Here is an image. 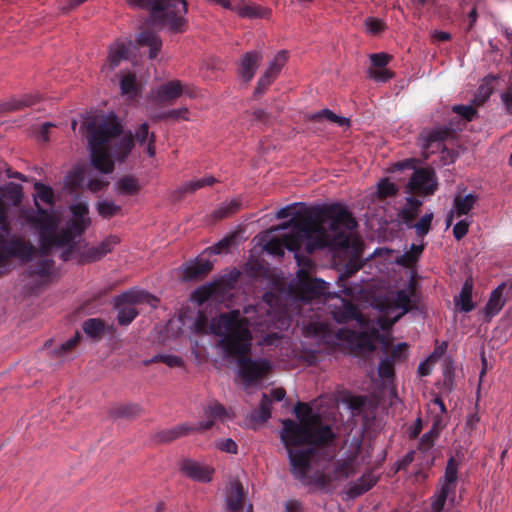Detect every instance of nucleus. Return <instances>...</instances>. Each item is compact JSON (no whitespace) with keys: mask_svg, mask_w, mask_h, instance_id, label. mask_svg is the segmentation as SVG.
Instances as JSON below:
<instances>
[{"mask_svg":"<svg viewBox=\"0 0 512 512\" xmlns=\"http://www.w3.org/2000/svg\"><path fill=\"white\" fill-rule=\"evenodd\" d=\"M358 224L353 214L342 204H322L298 211L277 230L291 229L282 238H272L264 249L272 255L283 257L284 249L295 253L303 249L311 254L322 248L347 249ZM298 263L301 259L295 254Z\"/></svg>","mask_w":512,"mask_h":512,"instance_id":"1","label":"nucleus"},{"mask_svg":"<svg viewBox=\"0 0 512 512\" xmlns=\"http://www.w3.org/2000/svg\"><path fill=\"white\" fill-rule=\"evenodd\" d=\"M247 316H242L238 309L220 313L211 324L213 334L220 336L218 347L228 358H236L239 376L243 383L251 385L264 379L271 371L268 359H252L248 356L252 346V334L249 327L257 332L269 331L274 326L275 314L268 308L248 306L244 308Z\"/></svg>","mask_w":512,"mask_h":512,"instance_id":"2","label":"nucleus"},{"mask_svg":"<svg viewBox=\"0 0 512 512\" xmlns=\"http://www.w3.org/2000/svg\"><path fill=\"white\" fill-rule=\"evenodd\" d=\"M294 414L299 422L282 420L283 428L280 432L281 441L287 450L290 471L304 485L324 486L325 474L309 475L311 463L319 449L334 442L336 434L307 403L298 402L294 406Z\"/></svg>","mask_w":512,"mask_h":512,"instance_id":"3","label":"nucleus"},{"mask_svg":"<svg viewBox=\"0 0 512 512\" xmlns=\"http://www.w3.org/2000/svg\"><path fill=\"white\" fill-rule=\"evenodd\" d=\"M121 133L122 125L114 114L94 119L87 124L91 163L100 172L107 174L113 171L114 163L109 157L108 144Z\"/></svg>","mask_w":512,"mask_h":512,"instance_id":"4","label":"nucleus"},{"mask_svg":"<svg viewBox=\"0 0 512 512\" xmlns=\"http://www.w3.org/2000/svg\"><path fill=\"white\" fill-rule=\"evenodd\" d=\"M361 268L359 264H351V267L347 269V271L338 279V284L340 290L338 292L333 293V296L338 298L341 302L340 306H334L331 310V314L333 319L340 324L347 323L351 320L360 321L362 319V315L359 312L357 306L348 299L341 297L339 294H344L345 296H352L354 294L353 288L346 286V280L356 271Z\"/></svg>","mask_w":512,"mask_h":512,"instance_id":"5","label":"nucleus"},{"mask_svg":"<svg viewBox=\"0 0 512 512\" xmlns=\"http://www.w3.org/2000/svg\"><path fill=\"white\" fill-rule=\"evenodd\" d=\"M159 19H152L155 27H167L172 33H183L187 27V3L184 0H160Z\"/></svg>","mask_w":512,"mask_h":512,"instance_id":"6","label":"nucleus"},{"mask_svg":"<svg viewBox=\"0 0 512 512\" xmlns=\"http://www.w3.org/2000/svg\"><path fill=\"white\" fill-rule=\"evenodd\" d=\"M8 235L0 232V266L7 265L13 258L29 261L35 253V247L21 237L7 238Z\"/></svg>","mask_w":512,"mask_h":512,"instance_id":"7","label":"nucleus"},{"mask_svg":"<svg viewBox=\"0 0 512 512\" xmlns=\"http://www.w3.org/2000/svg\"><path fill=\"white\" fill-rule=\"evenodd\" d=\"M149 297L148 293L135 290L126 291L118 295L115 298L114 305L118 310L117 321L119 325H129L138 316V311L134 305L146 301Z\"/></svg>","mask_w":512,"mask_h":512,"instance_id":"8","label":"nucleus"},{"mask_svg":"<svg viewBox=\"0 0 512 512\" xmlns=\"http://www.w3.org/2000/svg\"><path fill=\"white\" fill-rule=\"evenodd\" d=\"M297 279L296 289L304 300H312L325 295L329 286V284L322 279L312 278L304 269L298 271Z\"/></svg>","mask_w":512,"mask_h":512,"instance_id":"9","label":"nucleus"},{"mask_svg":"<svg viewBox=\"0 0 512 512\" xmlns=\"http://www.w3.org/2000/svg\"><path fill=\"white\" fill-rule=\"evenodd\" d=\"M437 189L435 172L432 168H419L410 177L407 190L411 193L431 195Z\"/></svg>","mask_w":512,"mask_h":512,"instance_id":"10","label":"nucleus"},{"mask_svg":"<svg viewBox=\"0 0 512 512\" xmlns=\"http://www.w3.org/2000/svg\"><path fill=\"white\" fill-rule=\"evenodd\" d=\"M34 202L37 214L30 215L28 217V221L39 230V244L42 245L44 243L43 238L54 232L57 228V223L54 217L48 212V210L44 209L39 204L36 198L34 199Z\"/></svg>","mask_w":512,"mask_h":512,"instance_id":"11","label":"nucleus"},{"mask_svg":"<svg viewBox=\"0 0 512 512\" xmlns=\"http://www.w3.org/2000/svg\"><path fill=\"white\" fill-rule=\"evenodd\" d=\"M75 238L67 228H63L59 232L56 228L52 234L43 238L44 243L40 245V253L47 257L51 254L53 247L76 246Z\"/></svg>","mask_w":512,"mask_h":512,"instance_id":"12","label":"nucleus"},{"mask_svg":"<svg viewBox=\"0 0 512 512\" xmlns=\"http://www.w3.org/2000/svg\"><path fill=\"white\" fill-rule=\"evenodd\" d=\"M184 92L181 81L172 80L160 85L153 92V100L160 105H171L178 99Z\"/></svg>","mask_w":512,"mask_h":512,"instance_id":"13","label":"nucleus"},{"mask_svg":"<svg viewBox=\"0 0 512 512\" xmlns=\"http://www.w3.org/2000/svg\"><path fill=\"white\" fill-rule=\"evenodd\" d=\"M335 337L337 340L356 344V346L361 349L368 351L375 350L372 337L367 332H356L349 328H341L335 333Z\"/></svg>","mask_w":512,"mask_h":512,"instance_id":"14","label":"nucleus"},{"mask_svg":"<svg viewBox=\"0 0 512 512\" xmlns=\"http://www.w3.org/2000/svg\"><path fill=\"white\" fill-rule=\"evenodd\" d=\"M181 471L190 479L203 483L211 481L214 472L209 466L191 459L183 460Z\"/></svg>","mask_w":512,"mask_h":512,"instance_id":"15","label":"nucleus"},{"mask_svg":"<svg viewBox=\"0 0 512 512\" xmlns=\"http://www.w3.org/2000/svg\"><path fill=\"white\" fill-rule=\"evenodd\" d=\"M213 264L208 259L196 258L183 266V279L187 281L203 279L212 270Z\"/></svg>","mask_w":512,"mask_h":512,"instance_id":"16","label":"nucleus"},{"mask_svg":"<svg viewBox=\"0 0 512 512\" xmlns=\"http://www.w3.org/2000/svg\"><path fill=\"white\" fill-rule=\"evenodd\" d=\"M118 243L119 238L111 235L97 246H92L86 249L82 254V259L84 262H96L110 253Z\"/></svg>","mask_w":512,"mask_h":512,"instance_id":"17","label":"nucleus"},{"mask_svg":"<svg viewBox=\"0 0 512 512\" xmlns=\"http://www.w3.org/2000/svg\"><path fill=\"white\" fill-rule=\"evenodd\" d=\"M261 60L262 54L258 51H249L243 55L239 73L244 81L252 80Z\"/></svg>","mask_w":512,"mask_h":512,"instance_id":"18","label":"nucleus"},{"mask_svg":"<svg viewBox=\"0 0 512 512\" xmlns=\"http://www.w3.org/2000/svg\"><path fill=\"white\" fill-rule=\"evenodd\" d=\"M136 40L140 47L149 48V59H155L162 48L160 36L150 29L141 31Z\"/></svg>","mask_w":512,"mask_h":512,"instance_id":"19","label":"nucleus"},{"mask_svg":"<svg viewBox=\"0 0 512 512\" xmlns=\"http://www.w3.org/2000/svg\"><path fill=\"white\" fill-rule=\"evenodd\" d=\"M505 286L506 283H502L491 292L488 302L484 308L485 318L487 320H490L502 310L505 304V300L503 299V290Z\"/></svg>","mask_w":512,"mask_h":512,"instance_id":"20","label":"nucleus"},{"mask_svg":"<svg viewBox=\"0 0 512 512\" xmlns=\"http://www.w3.org/2000/svg\"><path fill=\"white\" fill-rule=\"evenodd\" d=\"M244 490L240 482H233L227 494V509L230 512H240L243 508Z\"/></svg>","mask_w":512,"mask_h":512,"instance_id":"21","label":"nucleus"},{"mask_svg":"<svg viewBox=\"0 0 512 512\" xmlns=\"http://www.w3.org/2000/svg\"><path fill=\"white\" fill-rule=\"evenodd\" d=\"M378 478L372 473H364L356 482L349 486L348 494L352 498L359 497L376 485Z\"/></svg>","mask_w":512,"mask_h":512,"instance_id":"22","label":"nucleus"},{"mask_svg":"<svg viewBox=\"0 0 512 512\" xmlns=\"http://www.w3.org/2000/svg\"><path fill=\"white\" fill-rule=\"evenodd\" d=\"M39 101L37 95H24L21 98H11L0 104V112H15L30 107Z\"/></svg>","mask_w":512,"mask_h":512,"instance_id":"23","label":"nucleus"},{"mask_svg":"<svg viewBox=\"0 0 512 512\" xmlns=\"http://www.w3.org/2000/svg\"><path fill=\"white\" fill-rule=\"evenodd\" d=\"M192 424L182 423L173 428L165 429L156 434V441L160 443L171 442L179 437L192 433Z\"/></svg>","mask_w":512,"mask_h":512,"instance_id":"24","label":"nucleus"},{"mask_svg":"<svg viewBox=\"0 0 512 512\" xmlns=\"http://www.w3.org/2000/svg\"><path fill=\"white\" fill-rule=\"evenodd\" d=\"M134 141L136 140L139 145H144L147 141V154L149 157H154L156 154L155 141L156 136L153 132H149L148 123H142L135 131Z\"/></svg>","mask_w":512,"mask_h":512,"instance_id":"25","label":"nucleus"},{"mask_svg":"<svg viewBox=\"0 0 512 512\" xmlns=\"http://www.w3.org/2000/svg\"><path fill=\"white\" fill-rule=\"evenodd\" d=\"M458 474V462L454 457H450L447 461L444 476L440 479V488L447 489L453 493L456 491Z\"/></svg>","mask_w":512,"mask_h":512,"instance_id":"26","label":"nucleus"},{"mask_svg":"<svg viewBox=\"0 0 512 512\" xmlns=\"http://www.w3.org/2000/svg\"><path fill=\"white\" fill-rule=\"evenodd\" d=\"M221 293L220 284L212 282L196 289L192 294V299L202 305L210 299H217Z\"/></svg>","mask_w":512,"mask_h":512,"instance_id":"27","label":"nucleus"},{"mask_svg":"<svg viewBox=\"0 0 512 512\" xmlns=\"http://www.w3.org/2000/svg\"><path fill=\"white\" fill-rule=\"evenodd\" d=\"M216 182L217 180L213 176H207L201 179L192 180L179 187L175 191L174 197L178 200H181L187 193H193L205 186H212Z\"/></svg>","mask_w":512,"mask_h":512,"instance_id":"28","label":"nucleus"},{"mask_svg":"<svg viewBox=\"0 0 512 512\" xmlns=\"http://www.w3.org/2000/svg\"><path fill=\"white\" fill-rule=\"evenodd\" d=\"M129 51V45L124 42L117 41L111 45L108 55L109 69H115L121 61L128 59Z\"/></svg>","mask_w":512,"mask_h":512,"instance_id":"29","label":"nucleus"},{"mask_svg":"<svg viewBox=\"0 0 512 512\" xmlns=\"http://www.w3.org/2000/svg\"><path fill=\"white\" fill-rule=\"evenodd\" d=\"M498 79L497 76H486L475 93L473 103L477 106L483 105L491 96L494 90V83Z\"/></svg>","mask_w":512,"mask_h":512,"instance_id":"30","label":"nucleus"},{"mask_svg":"<svg viewBox=\"0 0 512 512\" xmlns=\"http://www.w3.org/2000/svg\"><path fill=\"white\" fill-rule=\"evenodd\" d=\"M478 200L475 194H467L465 196L456 195L453 201L454 212L458 217L467 215L474 207Z\"/></svg>","mask_w":512,"mask_h":512,"instance_id":"31","label":"nucleus"},{"mask_svg":"<svg viewBox=\"0 0 512 512\" xmlns=\"http://www.w3.org/2000/svg\"><path fill=\"white\" fill-rule=\"evenodd\" d=\"M82 328L87 336L100 339L105 332V322L100 318H90L83 322Z\"/></svg>","mask_w":512,"mask_h":512,"instance_id":"32","label":"nucleus"},{"mask_svg":"<svg viewBox=\"0 0 512 512\" xmlns=\"http://www.w3.org/2000/svg\"><path fill=\"white\" fill-rule=\"evenodd\" d=\"M356 472V456L337 461L334 467V474L337 478H348Z\"/></svg>","mask_w":512,"mask_h":512,"instance_id":"33","label":"nucleus"},{"mask_svg":"<svg viewBox=\"0 0 512 512\" xmlns=\"http://www.w3.org/2000/svg\"><path fill=\"white\" fill-rule=\"evenodd\" d=\"M472 291L473 281L471 279H467L464 282L459 295L460 309L465 313L471 312L475 308V305L472 302Z\"/></svg>","mask_w":512,"mask_h":512,"instance_id":"34","label":"nucleus"},{"mask_svg":"<svg viewBox=\"0 0 512 512\" xmlns=\"http://www.w3.org/2000/svg\"><path fill=\"white\" fill-rule=\"evenodd\" d=\"M425 245H416L412 244L409 251H406L404 254H402L398 259L397 263L400 264L403 267L410 268L414 266V264L418 261L420 258Z\"/></svg>","mask_w":512,"mask_h":512,"instance_id":"35","label":"nucleus"},{"mask_svg":"<svg viewBox=\"0 0 512 512\" xmlns=\"http://www.w3.org/2000/svg\"><path fill=\"white\" fill-rule=\"evenodd\" d=\"M309 119L312 122H319L325 119L330 122L336 123L340 127L348 126L350 124V120L348 118L338 116L329 109H323L317 113H314L309 117Z\"/></svg>","mask_w":512,"mask_h":512,"instance_id":"36","label":"nucleus"},{"mask_svg":"<svg viewBox=\"0 0 512 512\" xmlns=\"http://www.w3.org/2000/svg\"><path fill=\"white\" fill-rule=\"evenodd\" d=\"M141 408L137 404H123L118 405L110 410V415L113 418H134L140 414Z\"/></svg>","mask_w":512,"mask_h":512,"instance_id":"37","label":"nucleus"},{"mask_svg":"<svg viewBox=\"0 0 512 512\" xmlns=\"http://www.w3.org/2000/svg\"><path fill=\"white\" fill-rule=\"evenodd\" d=\"M132 7L149 10V21L159 19L160 0H127Z\"/></svg>","mask_w":512,"mask_h":512,"instance_id":"38","label":"nucleus"},{"mask_svg":"<svg viewBox=\"0 0 512 512\" xmlns=\"http://www.w3.org/2000/svg\"><path fill=\"white\" fill-rule=\"evenodd\" d=\"M140 190L138 180L134 176H124L117 182V191L123 195H134Z\"/></svg>","mask_w":512,"mask_h":512,"instance_id":"39","label":"nucleus"},{"mask_svg":"<svg viewBox=\"0 0 512 512\" xmlns=\"http://www.w3.org/2000/svg\"><path fill=\"white\" fill-rule=\"evenodd\" d=\"M85 180V171L81 167L73 168L65 177V186L72 191L82 187Z\"/></svg>","mask_w":512,"mask_h":512,"instance_id":"40","label":"nucleus"},{"mask_svg":"<svg viewBox=\"0 0 512 512\" xmlns=\"http://www.w3.org/2000/svg\"><path fill=\"white\" fill-rule=\"evenodd\" d=\"M288 59V53L285 50L279 51L273 60L270 62L268 68L265 70V74L276 79Z\"/></svg>","mask_w":512,"mask_h":512,"instance_id":"41","label":"nucleus"},{"mask_svg":"<svg viewBox=\"0 0 512 512\" xmlns=\"http://www.w3.org/2000/svg\"><path fill=\"white\" fill-rule=\"evenodd\" d=\"M54 267V261L50 258L41 259L35 262L29 269L31 276L48 277Z\"/></svg>","mask_w":512,"mask_h":512,"instance_id":"42","label":"nucleus"},{"mask_svg":"<svg viewBox=\"0 0 512 512\" xmlns=\"http://www.w3.org/2000/svg\"><path fill=\"white\" fill-rule=\"evenodd\" d=\"M415 288L410 285V292L406 290H399L396 293L394 300L395 306L403 310L404 313L409 312L412 309L411 296L414 295Z\"/></svg>","mask_w":512,"mask_h":512,"instance_id":"43","label":"nucleus"},{"mask_svg":"<svg viewBox=\"0 0 512 512\" xmlns=\"http://www.w3.org/2000/svg\"><path fill=\"white\" fill-rule=\"evenodd\" d=\"M240 205V201L236 199L223 203L213 212V216L217 220L227 218L236 213L239 210Z\"/></svg>","mask_w":512,"mask_h":512,"instance_id":"44","label":"nucleus"},{"mask_svg":"<svg viewBox=\"0 0 512 512\" xmlns=\"http://www.w3.org/2000/svg\"><path fill=\"white\" fill-rule=\"evenodd\" d=\"M96 209L98 214L104 219L112 218L113 216L119 214L122 210L121 206L107 200L99 201L97 203Z\"/></svg>","mask_w":512,"mask_h":512,"instance_id":"45","label":"nucleus"},{"mask_svg":"<svg viewBox=\"0 0 512 512\" xmlns=\"http://www.w3.org/2000/svg\"><path fill=\"white\" fill-rule=\"evenodd\" d=\"M270 10L258 5H245L239 10V15L246 18H266Z\"/></svg>","mask_w":512,"mask_h":512,"instance_id":"46","label":"nucleus"},{"mask_svg":"<svg viewBox=\"0 0 512 512\" xmlns=\"http://www.w3.org/2000/svg\"><path fill=\"white\" fill-rule=\"evenodd\" d=\"M120 89L122 94L136 96L138 93V86L136 76L134 73L124 75L120 81Z\"/></svg>","mask_w":512,"mask_h":512,"instance_id":"47","label":"nucleus"},{"mask_svg":"<svg viewBox=\"0 0 512 512\" xmlns=\"http://www.w3.org/2000/svg\"><path fill=\"white\" fill-rule=\"evenodd\" d=\"M450 496H452V499H453L455 496V493H453L447 489L440 488V490L433 497L431 507H430L431 512H442L444 509L446 500Z\"/></svg>","mask_w":512,"mask_h":512,"instance_id":"48","label":"nucleus"},{"mask_svg":"<svg viewBox=\"0 0 512 512\" xmlns=\"http://www.w3.org/2000/svg\"><path fill=\"white\" fill-rule=\"evenodd\" d=\"M34 189L37 192V197L44 203L48 205H54L55 204V196L53 189L45 185L41 182H36L34 184Z\"/></svg>","mask_w":512,"mask_h":512,"instance_id":"49","label":"nucleus"},{"mask_svg":"<svg viewBox=\"0 0 512 512\" xmlns=\"http://www.w3.org/2000/svg\"><path fill=\"white\" fill-rule=\"evenodd\" d=\"M272 399L269 395L263 394L259 409L255 411L256 417L261 422H266L271 417Z\"/></svg>","mask_w":512,"mask_h":512,"instance_id":"50","label":"nucleus"},{"mask_svg":"<svg viewBox=\"0 0 512 512\" xmlns=\"http://www.w3.org/2000/svg\"><path fill=\"white\" fill-rule=\"evenodd\" d=\"M439 437V429L432 427L428 432L424 433L418 444L420 451L426 452L434 445L435 440Z\"/></svg>","mask_w":512,"mask_h":512,"instance_id":"51","label":"nucleus"},{"mask_svg":"<svg viewBox=\"0 0 512 512\" xmlns=\"http://www.w3.org/2000/svg\"><path fill=\"white\" fill-rule=\"evenodd\" d=\"M398 193V187L388 179H383L378 184L377 195L383 200L387 197L395 196Z\"/></svg>","mask_w":512,"mask_h":512,"instance_id":"52","label":"nucleus"},{"mask_svg":"<svg viewBox=\"0 0 512 512\" xmlns=\"http://www.w3.org/2000/svg\"><path fill=\"white\" fill-rule=\"evenodd\" d=\"M432 220L433 213H426L419 219L417 223L413 224L412 228H415L417 236L423 237L429 233Z\"/></svg>","mask_w":512,"mask_h":512,"instance_id":"53","label":"nucleus"},{"mask_svg":"<svg viewBox=\"0 0 512 512\" xmlns=\"http://www.w3.org/2000/svg\"><path fill=\"white\" fill-rule=\"evenodd\" d=\"M90 225V219L72 218L67 225V229L75 236H81Z\"/></svg>","mask_w":512,"mask_h":512,"instance_id":"54","label":"nucleus"},{"mask_svg":"<svg viewBox=\"0 0 512 512\" xmlns=\"http://www.w3.org/2000/svg\"><path fill=\"white\" fill-rule=\"evenodd\" d=\"M395 363H393L392 359H387L386 357L382 359L378 366V374L381 378L390 380L395 376Z\"/></svg>","mask_w":512,"mask_h":512,"instance_id":"55","label":"nucleus"},{"mask_svg":"<svg viewBox=\"0 0 512 512\" xmlns=\"http://www.w3.org/2000/svg\"><path fill=\"white\" fill-rule=\"evenodd\" d=\"M275 81L272 77L267 74H263L259 80L257 81L256 87L253 91V98L259 99L264 95V93L268 90L271 84Z\"/></svg>","mask_w":512,"mask_h":512,"instance_id":"56","label":"nucleus"},{"mask_svg":"<svg viewBox=\"0 0 512 512\" xmlns=\"http://www.w3.org/2000/svg\"><path fill=\"white\" fill-rule=\"evenodd\" d=\"M81 338H82V336H81L80 332H76L72 338H70L67 341H65L64 343H62L58 348H55L53 350V352L57 356H63L66 353L73 350L76 347V345L79 343Z\"/></svg>","mask_w":512,"mask_h":512,"instance_id":"57","label":"nucleus"},{"mask_svg":"<svg viewBox=\"0 0 512 512\" xmlns=\"http://www.w3.org/2000/svg\"><path fill=\"white\" fill-rule=\"evenodd\" d=\"M364 24L367 32L372 35H378L387 28L386 23L383 20L374 17L366 18Z\"/></svg>","mask_w":512,"mask_h":512,"instance_id":"58","label":"nucleus"},{"mask_svg":"<svg viewBox=\"0 0 512 512\" xmlns=\"http://www.w3.org/2000/svg\"><path fill=\"white\" fill-rule=\"evenodd\" d=\"M134 147V137L131 133L124 135L118 145V155L122 159L128 156V154L131 152V150Z\"/></svg>","mask_w":512,"mask_h":512,"instance_id":"59","label":"nucleus"},{"mask_svg":"<svg viewBox=\"0 0 512 512\" xmlns=\"http://www.w3.org/2000/svg\"><path fill=\"white\" fill-rule=\"evenodd\" d=\"M449 134L450 132L448 129L439 128L432 130L426 138L425 148L428 149L433 143L440 144L449 136Z\"/></svg>","mask_w":512,"mask_h":512,"instance_id":"60","label":"nucleus"},{"mask_svg":"<svg viewBox=\"0 0 512 512\" xmlns=\"http://www.w3.org/2000/svg\"><path fill=\"white\" fill-rule=\"evenodd\" d=\"M418 214H419L418 211H415L414 208H408L405 206L399 211L398 217H399V220L404 225H406L408 228H412L413 224H414V220L418 216Z\"/></svg>","mask_w":512,"mask_h":512,"instance_id":"61","label":"nucleus"},{"mask_svg":"<svg viewBox=\"0 0 512 512\" xmlns=\"http://www.w3.org/2000/svg\"><path fill=\"white\" fill-rule=\"evenodd\" d=\"M368 73L371 78L378 82H387L394 77V73L386 68H370Z\"/></svg>","mask_w":512,"mask_h":512,"instance_id":"62","label":"nucleus"},{"mask_svg":"<svg viewBox=\"0 0 512 512\" xmlns=\"http://www.w3.org/2000/svg\"><path fill=\"white\" fill-rule=\"evenodd\" d=\"M69 208L73 215V218L89 219L87 217V215L89 213V208H88V204L86 202L74 203Z\"/></svg>","mask_w":512,"mask_h":512,"instance_id":"63","label":"nucleus"},{"mask_svg":"<svg viewBox=\"0 0 512 512\" xmlns=\"http://www.w3.org/2000/svg\"><path fill=\"white\" fill-rule=\"evenodd\" d=\"M207 415L209 418H211L213 420L214 419L223 420L226 416V409L222 404L215 402V403L209 405V407L207 409Z\"/></svg>","mask_w":512,"mask_h":512,"instance_id":"64","label":"nucleus"}]
</instances>
